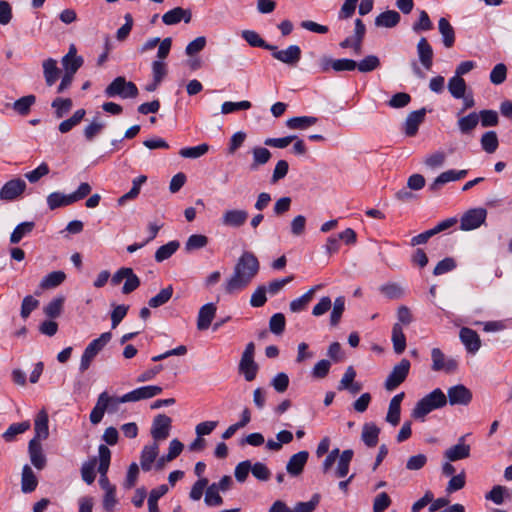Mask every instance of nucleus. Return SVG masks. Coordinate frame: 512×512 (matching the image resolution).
Masks as SVG:
<instances>
[{"label": "nucleus", "mask_w": 512, "mask_h": 512, "mask_svg": "<svg viewBox=\"0 0 512 512\" xmlns=\"http://www.w3.org/2000/svg\"><path fill=\"white\" fill-rule=\"evenodd\" d=\"M479 123V115L472 112L458 119L457 125L461 133H470Z\"/></svg>", "instance_id": "nucleus-51"}, {"label": "nucleus", "mask_w": 512, "mask_h": 512, "mask_svg": "<svg viewBox=\"0 0 512 512\" xmlns=\"http://www.w3.org/2000/svg\"><path fill=\"white\" fill-rule=\"evenodd\" d=\"M320 495L315 493L307 502H298L293 507L292 512H313L320 502Z\"/></svg>", "instance_id": "nucleus-61"}, {"label": "nucleus", "mask_w": 512, "mask_h": 512, "mask_svg": "<svg viewBox=\"0 0 512 512\" xmlns=\"http://www.w3.org/2000/svg\"><path fill=\"white\" fill-rule=\"evenodd\" d=\"M466 175H467V170H459V171L448 170V171L442 172L430 184L429 188L431 191H438L446 183L463 179Z\"/></svg>", "instance_id": "nucleus-23"}, {"label": "nucleus", "mask_w": 512, "mask_h": 512, "mask_svg": "<svg viewBox=\"0 0 512 512\" xmlns=\"http://www.w3.org/2000/svg\"><path fill=\"white\" fill-rule=\"evenodd\" d=\"M35 227L33 221H26L18 224L10 235V242L12 244L19 243L23 237L30 234Z\"/></svg>", "instance_id": "nucleus-46"}, {"label": "nucleus", "mask_w": 512, "mask_h": 512, "mask_svg": "<svg viewBox=\"0 0 512 512\" xmlns=\"http://www.w3.org/2000/svg\"><path fill=\"white\" fill-rule=\"evenodd\" d=\"M253 161L250 165L251 170H257L259 166L265 165L271 158V152L264 147H254L252 149Z\"/></svg>", "instance_id": "nucleus-47"}, {"label": "nucleus", "mask_w": 512, "mask_h": 512, "mask_svg": "<svg viewBox=\"0 0 512 512\" xmlns=\"http://www.w3.org/2000/svg\"><path fill=\"white\" fill-rule=\"evenodd\" d=\"M318 119L313 116L292 117L286 121V126L290 129L305 130L317 123Z\"/></svg>", "instance_id": "nucleus-40"}, {"label": "nucleus", "mask_w": 512, "mask_h": 512, "mask_svg": "<svg viewBox=\"0 0 512 512\" xmlns=\"http://www.w3.org/2000/svg\"><path fill=\"white\" fill-rule=\"evenodd\" d=\"M466 82L462 77L453 76L448 81V90L452 97L461 99L466 93Z\"/></svg>", "instance_id": "nucleus-43"}, {"label": "nucleus", "mask_w": 512, "mask_h": 512, "mask_svg": "<svg viewBox=\"0 0 512 512\" xmlns=\"http://www.w3.org/2000/svg\"><path fill=\"white\" fill-rule=\"evenodd\" d=\"M259 269L260 263L257 257L252 252H243L238 258L231 276L223 284L225 293L231 295L244 290L256 277Z\"/></svg>", "instance_id": "nucleus-1"}, {"label": "nucleus", "mask_w": 512, "mask_h": 512, "mask_svg": "<svg viewBox=\"0 0 512 512\" xmlns=\"http://www.w3.org/2000/svg\"><path fill=\"white\" fill-rule=\"evenodd\" d=\"M62 66L65 73L75 75L78 69L83 65L84 59L82 56L77 55L75 45H70L68 53L62 58Z\"/></svg>", "instance_id": "nucleus-18"}, {"label": "nucleus", "mask_w": 512, "mask_h": 512, "mask_svg": "<svg viewBox=\"0 0 512 512\" xmlns=\"http://www.w3.org/2000/svg\"><path fill=\"white\" fill-rule=\"evenodd\" d=\"M168 492V486L163 484L150 491L148 497L149 512H159L158 500Z\"/></svg>", "instance_id": "nucleus-52"}, {"label": "nucleus", "mask_w": 512, "mask_h": 512, "mask_svg": "<svg viewBox=\"0 0 512 512\" xmlns=\"http://www.w3.org/2000/svg\"><path fill=\"white\" fill-rule=\"evenodd\" d=\"M286 320L282 313H276L269 320V329L275 335H281L285 330Z\"/></svg>", "instance_id": "nucleus-62"}, {"label": "nucleus", "mask_w": 512, "mask_h": 512, "mask_svg": "<svg viewBox=\"0 0 512 512\" xmlns=\"http://www.w3.org/2000/svg\"><path fill=\"white\" fill-rule=\"evenodd\" d=\"M38 480L30 466L25 465L21 475V490L23 493H31L35 491Z\"/></svg>", "instance_id": "nucleus-34"}, {"label": "nucleus", "mask_w": 512, "mask_h": 512, "mask_svg": "<svg viewBox=\"0 0 512 512\" xmlns=\"http://www.w3.org/2000/svg\"><path fill=\"white\" fill-rule=\"evenodd\" d=\"M459 337L461 342L470 353H476L481 346V340L479 335L473 329L463 327L460 330Z\"/></svg>", "instance_id": "nucleus-24"}, {"label": "nucleus", "mask_w": 512, "mask_h": 512, "mask_svg": "<svg viewBox=\"0 0 512 512\" xmlns=\"http://www.w3.org/2000/svg\"><path fill=\"white\" fill-rule=\"evenodd\" d=\"M392 503L386 492L379 493L373 501V512H384Z\"/></svg>", "instance_id": "nucleus-64"}, {"label": "nucleus", "mask_w": 512, "mask_h": 512, "mask_svg": "<svg viewBox=\"0 0 512 512\" xmlns=\"http://www.w3.org/2000/svg\"><path fill=\"white\" fill-rule=\"evenodd\" d=\"M309 458L308 451H299L296 454H293L286 465L287 473L291 476H299L307 463V460Z\"/></svg>", "instance_id": "nucleus-21"}, {"label": "nucleus", "mask_w": 512, "mask_h": 512, "mask_svg": "<svg viewBox=\"0 0 512 512\" xmlns=\"http://www.w3.org/2000/svg\"><path fill=\"white\" fill-rule=\"evenodd\" d=\"M26 189L24 180L17 178L6 182L0 190V199L14 200Z\"/></svg>", "instance_id": "nucleus-16"}, {"label": "nucleus", "mask_w": 512, "mask_h": 512, "mask_svg": "<svg viewBox=\"0 0 512 512\" xmlns=\"http://www.w3.org/2000/svg\"><path fill=\"white\" fill-rule=\"evenodd\" d=\"M446 403V395L440 388H436L416 403L412 410V417L423 419L431 411L444 407Z\"/></svg>", "instance_id": "nucleus-3"}, {"label": "nucleus", "mask_w": 512, "mask_h": 512, "mask_svg": "<svg viewBox=\"0 0 512 512\" xmlns=\"http://www.w3.org/2000/svg\"><path fill=\"white\" fill-rule=\"evenodd\" d=\"M446 397L451 405H468L472 400V392L466 386L458 384L447 390Z\"/></svg>", "instance_id": "nucleus-13"}, {"label": "nucleus", "mask_w": 512, "mask_h": 512, "mask_svg": "<svg viewBox=\"0 0 512 512\" xmlns=\"http://www.w3.org/2000/svg\"><path fill=\"white\" fill-rule=\"evenodd\" d=\"M219 490L216 488L215 483L207 486L204 502L207 506L216 507L223 504V498L219 494Z\"/></svg>", "instance_id": "nucleus-56"}, {"label": "nucleus", "mask_w": 512, "mask_h": 512, "mask_svg": "<svg viewBox=\"0 0 512 512\" xmlns=\"http://www.w3.org/2000/svg\"><path fill=\"white\" fill-rule=\"evenodd\" d=\"M392 343L396 354H401L406 348V337L400 323H395L392 328Z\"/></svg>", "instance_id": "nucleus-38"}, {"label": "nucleus", "mask_w": 512, "mask_h": 512, "mask_svg": "<svg viewBox=\"0 0 512 512\" xmlns=\"http://www.w3.org/2000/svg\"><path fill=\"white\" fill-rule=\"evenodd\" d=\"M319 287H320L319 285L314 286L311 289H309L305 294H303L301 297L292 300L289 304L290 310L294 313L304 310L307 307V305L310 303V301L312 300L315 291Z\"/></svg>", "instance_id": "nucleus-41"}, {"label": "nucleus", "mask_w": 512, "mask_h": 512, "mask_svg": "<svg viewBox=\"0 0 512 512\" xmlns=\"http://www.w3.org/2000/svg\"><path fill=\"white\" fill-rule=\"evenodd\" d=\"M173 295V287L171 285L160 290V292L149 299L148 305L151 308H158L166 304Z\"/></svg>", "instance_id": "nucleus-53"}, {"label": "nucleus", "mask_w": 512, "mask_h": 512, "mask_svg": "<svg viewBox=\"0 0 512 512\" xmlns=\"http://www.w3.org/2000/svg\"><path fill=\"white\" fill-rule=\"evenodd\" d=\"M431 359V369L436 372L444 371L446 373H452L458 367L457 361L452 358H446L444 353L439 348H433L431 350Z\"/></svg>", "instance_id": "nucleus-11"}, {"label": "nucleus", "mask_w": 512, "mask_h": 512, "mask_svg": "<svg viewBox=\"0 0 512 512\" xmlns=\"http://www.w3.org/2000/svg\"><path fill=\"white\" fill-rule=\"evenodd\" d=\"M255 355V344L249 342L241 355V359L238 365V371L244 376V379L248 382L253 381L258 373L259 366L254 360Z\"/></svg>", "instance_id": "nucleus-5"}, {"label": "nucleus", "mask_w": 512, "mask_h": 512, "mask_svg": "<svg viewBox=\"0 0 512 512\" xmlns=\"http://www.w3.org/2000/svg\"><path fill=\"white\" fill-rule=\"evenodd\" d=\"M417 55L421 65L426 70H431L433 66V49L425 37H421L416 46Z\"/></svg>", "instance_id": "nucleus-22"}, {"label": "nucleus", "mask_w": 512, "mask_h": 512, "mask_svg": "<svg viewBox=\"0 0 512 512\" xmlns=\"http://www.w3.org/2000/svg\"><path fill=\"white\" fill-rule=\"evenodd\" d=\"M42 67L46 85L48 87L53 86L61 73L60 69L57 67V61L53 58H48L43 61Z\"/></svg>", "instance_id": "nucleus-29"}, {"label": "nucleus", "mask_w": 512, "mask_h": 512, "mask_svg": "<svg viewBox=\"0 0 512 512\" xmlns=\"http://www.w3.org/2000/svg\"><path fill=\"white\" fill-rule=\"evenodd\" d=\"M410 366V361L405 358L395 365L385 381V388L393 391L401 385L409 374Z\"/></svg>", "instance_id": "nucleus-8"}, {"label": "nucleus", "mask_w": 512, "mask_h": 512, "mask_svg": "<svg viewBox=\"0 0 512 512\" xmlns=\"http://www.w3.org/2000/svg\"><path fill=\"white\" fill-rule=\"evenodd\" d=\"M180 247V243L177 240L168 242L165 245L160 246L155 252L156 262H163L169 259Z\"/></svg>", "instance_id": "nucleus-45"}, {"label": "nucleus", "mask_w": 512, "mask_h": 512, "mask_svg": "<svg viewBox=\"0 0 512 512\" xmlns=\"http://www.w3.org/2000/svg\"><path fill=\"white\" fill-rule=\"evenodd\" d=\"M47 204L51 210L59 207L68 206L73 204L70 194H62L60 192H53L47 196Z\"/></svg>", "instance_id": "nucleus-50"}, {"label": "nucleus", "mask_w": 512, "mask_h": 512, "mask_svg": "<svg viewBox=\"0 0 512 512\" xmlns=\"http://www.w3.org/2000/svg\"><path fill=\"white\" fill-rule=\"evenodd\" d=\"M31 463L35 468L42 470L46 465V457L43 454L42 445L37 439H31L28 445Z\"/></svg>", "instance_id": "nucleus-27"}, {"label": "nucleus", "mask_w": 512, "mask_h": 512, "mask_svg": "<svg viewBox=\"0 0 512 512\" xmlns=\"http://www.w3.org/2000/svg\"><path fill=\"white\" fill-rule=\"evenodd\" d=\"M217 307L214 303H207L200 307L197 316V329L207 330L216 316Z\"/></svg>", "instance_id": "nucleus-20"}, {"label": "nucleus", "mask_w": 512, "mask_h": 512, "mask_svg": "<svg viewBox=\"0 0 512 512\" xmlns=\"http://www.w3.org/2000/svg\"><path fill=\"white\" fill-rule=\"evenodd\" d=\"M345 310V298L343 296H339L335 299L332 307V312L330 314V325L335 327L339 324L343 312Z\"/></svg>", "instance_id": "nucleus-55"}, {"label": "nucleus", "mask_w": 512, "mask_h": 512, "mask_svg": "<svg viewBox=\"0 0 512 512\" xmlns=\"http://www.w3.org/2000/svg\"><path fill=\"white\" fill-rule=\"evenodd\" d=\"M487 211L484 208H473L468 210L461 218L460 228L463 231H470L480 227L486 220Z\"/></svg>", "instance_id": "nucleus-9"}, {"label": "nucleus", "mask_w": 512, "mask_h": 512, "mask_svg": "<svg viewBox=\"0 0 512 512\" xmlns=\"http://www.w3.org/2000/svg\"><path fill=\"white\" fill-rule=\"evenodd\" d=\"M138 93L139 92L137 86L131 81H126L125 77L122 76L116 77L105 88V94L107 97L119 96L124 99L135 98Z\"/></svg>", "instance_id": "nucleus-6"}, {"label": "nucleus", "mask_w": 512, "mask_h": 512, "mask_svg": "<svg viewBox=\"0 0 512 512\" xmlns=\"http://www.w3.org/2000/svg\"><path fill=\"white\" fill-rule=\"evenodd\" d=\"M404 392H401L395 395L389 403L388 412L386 415V421L393 426H396L400 422V413H401V402L404 398Z\"/></svg>", "instance_id": "nucleus-28"}, {"label": "nucleus", "mask_w": 512, "mask_h": 512, "mask_svg": "<svg viewBox=\"0 0 512 512\" xmlns=\"http://www.w3.org/2000/svg\"><path fill=\"white\" fill-rule=\"evenodd\" d=\"M163 391L161 386L157 385H148L136 388L128 393H126V399L128 402H137L140 400L150 399Z\"/></svg>", "instance_id": "nucleus-15"}, {"label": "nucleus", "mask_w": 512, "mask_h": 512, "mask_svg": "<svg viewBox=\"0 0 512 512\" xmlns=\"http://www.w3.org/2000/svg\"><path fill=\"white\" fill-rule=\"evenodd\" d=\"M470 451V445L465 444V436H461L458 439L457 444L451 446L444 452V457L449 462H455L468 458L470 456Z\"/></svg>", "instance_id": "nucleus-17"}, {"label": "nucleus", "mask_w": 512, "mask_h": 512, "mask_svg": "<svg viewBox=\"0 0 512 512\" xmlns=\"http://www.w3.org/2000/svg\"><path fill=\"white\" fill-rule=\"evenodd\" d=\"M158 453L159 447L156 442L151 445L144 446L140 456V465L143 471L151 470L152 463L156 460Z\"/></svg>", "instance_id": "nucleus-30"}, {"label": "nucleus", "mask_w": 512, "mask_h": 512, "mask_svg": "<svg viewBox=\"0 0 512 512\" xmlns=\"http://www.w3.org/2000/svg\"><path fill=\"white\" fill-rule=\"evenodd\" d=\"M171 422V418L165 414H159L154 418L151 435L155 441L165 440L169 436Z\"/></svg>", "instance_id": "nucleus-12"}, {"label": "nucleus", "mask_w": 512, "mask_h": 512, "mask_svg": "<svg viewBox=\"0 0 512 512\" xmlns=\"http://www.w3.org/2000/svg\"><path fill=\"white\" fill-rule=\"evenodd\" d=\"M126 395L110 396L106 391L99 394L96 404L93 407L89 419L93 425L99 424L105 412L114 413L122 403H127Z\"/></svg>", "instance_id": "nucleus-2"}, {"label": "nucleus", "mask_w": 512, "mask_h": 512, "mask_svg": "<svg viewBox=\"0 0 512 512\" xmlns=\"http://www.w3.org/2000/svg\"><path fill=\"white\" fill-rule=\"evenodd\" d=\"M73 102L70 98H55L51 107L54 109V114L57 119L63 118L72 109Z\"/></svg>", "instance_id": "nucleus-48"}, {"label": "nucleus", "mask_w": 512, "mask_h": 512, "mask_svg": "<svg viewBox=\"0 0 512 512\" xmlns=\"http://www.w3.org/2000/svg\"><path fill=\"white\" fill-rule=\"evenodd\" d=\"M400 14L395 10H387L375 18L377 27L393 28L400 22Z\"/></svg>", "instance_id": "nucleus-33"}, {"label": "nucleus", "mask_w": 512, "mask_h": 512, "mask_svg": "<svg viewBox=\"0 0 512 512\" xmlns=\"http://www.w3.org/2000/svg\"><path fill=\"white\" fill-rule=\"evenodd\" d=\"M66 279V274L63 271H53L46 275L40 282L42 289H52L61 285Z\"/></svg>", "instance_id": "nucleus-49"}, {"label": "nucleus", "mask_w": 512, "mask_h": 512, "mask_svg": "<svg viewBox=\"0 0 512 512\" xmlns=\"http://www.w3.org/2000/svg\"><path fill=\"white\" fill-rule=\"evenodd\" d=\"M272 57L288 66H296L301 59V48L298 45H290L286 49L278 50L274 45Z\"/></svg>", "instance_id": "nucleus-10"}, {"label": "nucleus", "mask_w": 512, "mask_h": 512, "mask_svg": "<svg viewBox=\"0 0 512 512\" xmlns=\"http://www.w3.org/2000/svg\"><path fill=\"white\" fill-rule=\"evenodd\" d=\"M267 289L265 285L258 286L250 297V305L254 308H259L267 302Z\"/></svg>", "instance_id": "nucleus-60"}, {"label": "nucleus", "mask_w": 512, "mask_h": 512, "mask_svg": "<svg viewBox=\"0 0 512 512\" xmlns=\"http://www.w3.org/2000/svg\"><path fill=\"white\" fill-rule=\"evenodd\" d=\"M438 29L442 36L443 45L446 48H451L455 43V30L450 22L442 17L438 21Z\"/></svg>", "instance_id": "nucleus-31"}, {"label": "nucleus", "mask_w": 512, "mask_h": 512, "mask_svg": "<svg viewBox=\"0 0 512 512\" xmlns=\"http://www.w3.org/2000/svg\"><path fill=\"white\" fill-rule=\"evenodd\" d=\"M31 427L29 421H23L19 423H13L11 424L7 430L2 434L3 439L6 442H12L15 440L17 435H20L27 430H29Z\"/></svg>", "instance_id": "nucleus-44"}, {"label": "nucleus", "mask_w": 512, "mask_h": 512, "mask_svg": "<svg viewBox=\"0 0 512 512\" xmlns=\"http://www.w3.org/2000/svg\"><path fill=\"white\" fill-rule=\"evenodd\" d=\"M97 460L93 458L89 461H86L82 464L81 467V477L84 482L87 484H92L95 480V467Z\"/></svg>", "instance_id": "nucleus-58"}, {"label": "nucleus", "mask_w": 512, "mask_h": 512, "mask_svg": "<svg viewBox=\"0 0 512 512\" xmlns=\"http://www.w3.org/2000/svg\"><path fill=\"white\" fill-rule=\"evenodd\" d=\"M85 115V109L76 110L70 118L59 124L58 130L63 134L68 133L84 119Z\"/></svg>", "instance_id": "nucleus-42"}, {"label": "nucleus", "mask_w": 512, "mask_h": 512, "mask_svg": "<svg viewBox=\"0 0 512 512\" xmlns=\"http://www.w3.org/2000/svg\"><path fill=\"white\" fill-rule=\"evenodd\" d=\"M380 429L374 423H365L362 427L361 439L367 447H375L378 443Z\"/></svg>", "instance_id": "nucleus-32"}, {"label": "nucleus", "mask_w": 512, "mask_h": 512, "mask_svg": "<svg viewBox=\"0 0 512 512\" xmlns=\"http://www.w3.org/2000/svg\"><path fill=\"white\" fill-rule=\"evenodd\" d=\"M112 338L111 332H104L98 338L92 340L85 348L79 365V370L85 372L89 369L94 358L98 353L110 342Z\"/></svg>", "instance_id": "nucleus-4"}, {"label": "nucleus", "mask_w": 512, "mask_h": 512, "mask_svg": "<svg viewBox=\"0 0 512 512\" xmlns=\"http://www.w3.org/2000/svg\"><path fill=\"white\" fill-rule=\"evenodd\" d=\"M241 36L252 47L274 50V45L266 43V41L254 30H243Z\"/></svg>", "instance_id": "nucleus-35"}, {"label": "nucleus", "mask_w": 512, "mask_h": 512, "mask_svg": "<svg viewBox=\"0 0 512 512\" xmlns=\"http://www.w3.org/2000/svg\"><path fill=\"white\" fill-rule=\"evenodd\" d=\"M124 279H126V281L122 287L123 294H130L140 286L141 282L139 277L133 272L132 268L128 267H122L119 270H117L113 274L111 282L113 285H118Z\"/></svg>", "instance_id": "nucleus-7"}, {"label": "nucleus", "mask_w": 512, "mask_h": 512, "mask_svg": "<svg viewBox=\"0 0 512 512\" xmlns=\"http://www.w3.org/2000/svg\"><path fill=\"white\" fill-rule=\"evenodd\" d=\"M380 66V60L376 55H368L357 63V69L362 73L374 71Z\"/></svg>", "instance_id": "nucleus-59"}, {"label": "nucleus", "mask_w": 512, "mask_h": 512, "mask_svg": "<svg viewBox=\"0 0 512 512\" xmlns=\"http://www.w3.org/2000/svg\"><path fill=\"white\" fill-rule=\"evenodd\" d=\"M507 77V67L503 63H498L490 72V81L494 85L502 84Z\"/></svg>", "instance_id": "nucleus-63"}, {"label": "nucleus", "mask_w": 512, "mask_h": 512, "mask_svg": "<svg viewBox=\"0 0 512 512\" xmlns=\"http://www.w3.org/2000/svg\"><path fill=\"white\" fill-rule=\"evenodd\" d=\"M192 18V13L189 9H183L182 7H175L162 16V21L166 25H175L180 21L189 23Z\"/></svg>", "instance_id": "nucleus-25"}, {"label": "nucleus", "mask_w": 512, "mask_h": 512, "mask_svg": "<svg viewBox=\"0 0 512 512\" xmlns=\"http://www.w3.org/2000/svg\"><path fill=\"white\" fill-rule=\"evenodd\" d=\"M49 417L46 410H40L34 420V431L35 436L32 439H37V441L45 440L49 436Z\"/></svg>", "instance_id": "nucleus-26"}, {"label": "nucleus", "mask_w": 512, "mask_h": 512, "mask_svg": "<svg viewBox=\"0 0 512 512\" xmlns=\"http://www.w3.org/2000/svg\"><path fill=\"white\" fill-rule=\"evenodd\" d=\"M248 219V212L243 209H228L221 216V223L224 226L239 228L245 224Z\"/></svg>", "instance_id": "nucleus-14"}, {"label": "nucleus", "mask_w": 512, "mask_h": 512, "mask_svg": "<svg viewBox=\"0 0 512 512\" xmlns=\"http://www.w3.org/2000/svg\"><path fill=\"white\" fill-rule=\"evenodd\" d=\"M499 145L498 137L495 131L485 132L481 137V146L489 154L494 153Z\"/></svg>", "instance_id": "nucleus-54"}, {"label": "nucleus", "mask_w": 512, "mask_h": 512, "mask_svg": "<svg viewBox=\"0 0 512 512\" xmlns=\"http://www.w3.org/2000/svg\"><path fill=\"white\" fill-rule=\"evenodd\" d=\"M209 243V238L203 234H192L188 237L184 245L186 253H192L196 250L205 248Z\"/></svg>", "instance_id": "nucleus-37"}, {"label": "nucleus", "mask_w": 512, "mask_h": 512, "mask_svg": "<svg viewBox=\"0 0 512 512\" xmlns=\"http://www.w3.org/2000/svg\"><path fill=\"white\" fill-rule=\"evenodd\" d=\"M425 115V108L412 111L408 114L404 123V132L407 136L413 137L417 134L420 124L424 122Z\"/></svg>", "instance_id": "nucleus-19"}, {"label": "nucleus", "mask_w": 512, "mask_h": 512, "mask_svg": "<svg viewBox=\"0 0 512 512\" xmlns=\"http://www.w3.org/2000/svg\"><path fill=\"white\" fill-rule=\"evenodd\" d=\"M209 150V146L205 143L194 147H185L179 151V155L183 158L197 159L205 155Z\"/></svg>", "instance_id": "nucleus-57"}, {"label": "nucleus", "mask_w": 512, "mask_h": 512, "mask_svg": "<svg viewBox=\"0 0 512 512\" xmlns=\"http://www.w3.org/2000/svg\"><path fill=\"white\" fill-rule=\"evenodd\" d=\"M36 103V96L29 94L23 96L12 104V109L21 116H26L30 113L31 107Z\"/></svg>", "instance_id": "nucleus-36"}, {"label": "nucleus", "mask_w": 512, "mask_h": 512, "mask_svg": "<svg viewBox=\"0 0 512 512\" xmlns=\"http://www.w3.org/2000/svg\"><path fill=\"white\" fill-rule=\"evenodd\" d=\"M354 452L352 449H346L341 454L339 453V460L335 474L338 478L345 477L349 472V465L353 458Z\"/></svg>", "instance_id": "nucleus-39"}]
</instances>
